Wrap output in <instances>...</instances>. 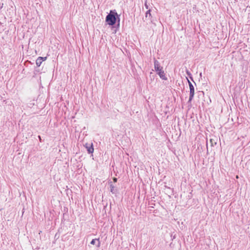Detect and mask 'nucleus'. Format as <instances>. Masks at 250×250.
I'll list each match as a JSON object with an SVG mask.
<instances>
[{"instance_id": "f257e3e1", "label": "nucleus", "mask_w": 250, "mask_h": 250, "mask_svg": "<svg viewBox=\"0 0 250 250\" xmlns=\"http://www.w3.org/2000/svg\"><path fill=\"white\" fill-rule=\"evenodd\" d=\"M119 18V15L115 10H111L106 16L105 21L109 25H114L117 21V19Z\"/></svg>"}, {"instance_id": "f03ea898", "label": "nucleus", "mask_w": 250, "mask_h": 250, "mask_svg": "<svg viewBox=\"0 0 250 250\" xmlns=\"http://www.w3.org/2000/svg\"><path fill=\"white\" fill-rule=\"evenodd\" d=\"M189 87V97L188 103H190L194 95V87L192 83L187 79Z\"/></svg>"}, {"instance_id": "7ed1b4c3", "label": "nucleus", "mask_w": 250, "mask_h": 250, "mask_svg": "<svg viewBox=\"0 0 250 250\" xmlns=\"http://www.w3.org/2000/svg\"><path fill=\"white\" fill-rule=\"evenodd\" d=\"M84 146L86 148L87 151L89 154H91L93 152L94 148H93V146L92 143H91V144L86 143L85 144Z\"/></svg>"}, {"instance_id": "20e7f679", "label": "nucleus", "mask_w": 250, "mask_h": 250, "mask_svg": "<svg viewBox=\"0 0 250 250\" xmlns=\"http://www.w3.org/2000/svg\"><path fill=\"white\" fill-rule=\"evenodd\" d=\"M154 68L157 72L163 69V67L160 66L159 62L156 60H154Z\"/></svg>"}, {"instance_id": "39448f33", "label": "nucleus", "mask_w": 250, "mask_h": 250, "mask_svg": "<svg viewBox=\"0 0 250 250\" xmlns=\"http://www.w3.org/2000/svg\"><path fill=\"white\" fill-rule=\"evenodd\" d=\"M150 21L151 22H152V16L150 13V10L149 9L146 13L145 18L144 21Z\"/></svg>"}, {"instance_id": "423d86ee", "label": "nucleus", "mask_w": 250, "mask_h": 250, "mask_svg": "<svg viewBox=\"0 0 250 250\" xmlns=\"http://www.w3.org/2000/svg\"><path fill=\"white\" fill-rule=\"evenodd\" d=\"M157 74L159 75L160 77L162 79L164 80H167V78L165 76V73L164 71L162 70L161 71H159V72H157Z\"/></svg>"}, {"instance_id": "0eeeda50", "label": "nucleus", "mask_w": 250, "mask_h": 250, "mask_svg": "<svg viewBox=\"0 0 250 250\" xmlns=\"http://www.w3.org/2000/svg\"><path fill=\"white\" fill-rule=\"evenodd\" d=\"M110 191L112 194H116L118 191L117 188L115 187L113 184L111 183L110 185Z\"/></svg>"}, {"instance_id": "6e6552de", "label": "nucleus", "mask_w": 250, "mask_h": 250, "mask_svg": "<svg viewBox=\"0 0 250 250\" xmlns=\"http://www.w3.org/2000/svg\"><path fill=\"white\" fill-rule=\"evenodd\" d=\"M216 138L215 137H214V138H211L210 140H209V143L210 144V146H214L215 145H216L217 143H216Z\"/></svg>"}, {"instance_id": "1a4fd4ad", "label": "nucleus", "mask_w": 250, "mask_h": 250, "mask_svg": "<svg viewBox=\"0 0 250 250\" xmlns=\"http://www.w3.org/2000/svg\"><path fill=\"white\" fill-rule=\"evenodd\" d=\"M42 62V57H39L36 60V63L37 66H40Z\"/></svg>"}, {"instance_id": "9d476101", "label": "nucleus", "mask_w": 250, "mask_h": 250, "mask_svg": "<svg viewBox=\"0 0 250 250\" xmlns=\"http://www.w3.org/2000/svg\"><path fill=\"white\" fill-rule=\"evenodd\" d=\"M97 240H97V239H92V241H91V242H90V244H91V245H95V242H96V241Z\"/></svg>"}, {"instance_id": "9b49d317", "label": "nucleus", "mask_w": 250, "mask_h": 250, "mask_svg": "<svg viewBox=\"0 0 250 250\" xmlns=\"http://www.w3.org/2000/svg\"><path fill=\"white\" fill-rule=\"evenodd\" d=\"M145 7H146V9H148V5L147 4V2H146H146L145 3Z\"/></svg>"}, {"instance_id": "f8f14e48", "label": "nucleus", "mask_w": 250, "mask_h": 250, "mask_svg": "<svg viewBox=\"0 0 250 250\" xmlns=\"http://www.w3.org/2000/svg\"><path fill=\"white\" fill-rule=\"evenodd\" d=\"M113 181H114V182H117V179L116 178H115V177H114V178L113 179Z\"/></svg>"}, {"instance_id": "ddd939ff", "label": "nucleus", "mask_w": 250, "mask_h": 250, "mask_svg": "<svg viewBox=\"0 0 250 250\" xmlns=\"http://www.w3.org/2000/svg\"><path fill=\"white\" fill-rule=\"evenodd\" d=\"M42 61H45L47 59V57H42Z\"/></svg>"}, {"instance_id": "4468645a", "label": "nucleus", "mask_w": 250, "mask_h": 250, "mask_svg": "<svg viewBox=\"0 0 250 250\" xmlns=\"http://www.w3.org/2000/svg\"><path fill=\"white\" fill-rule=\"evenodd\" d=\"M38 137H39V139H40V141H41V136H38Z\"/></svg>"}, {"instance_id": "2eb2a0df", "label": "nucleus", "mask_w": 250, "mask_h": 250, "mask_svg": "<svg viewBox=\"0 0 250 250\" xmlns=\"http://www.w3.org/2000/svg\"><path fill=\"white\" fill-rule=\"evenodd\" d=\"M187 73H188V75H190V73L188 71H187Z\"/></svg>"}, {"instance_id": "dca6fc26", "label": "nucleus", "mask_w": 250, "mask_h": 250, "mask_svg": "<svg viewBox=\"0 0 250 250\" xmlns=\"http://www.w3.org/2000/svg\"><path fill=\"white\" fill-rule=\"evenodd\" d=\"M190 79H191V80L193 81L192 77H190Z\"/></svg>"}]
</instances>
